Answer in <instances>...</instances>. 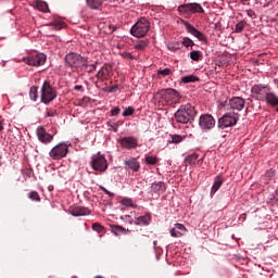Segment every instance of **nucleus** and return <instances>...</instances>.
<instances>
[{"label":"nucleus","instance_id":"c85d7f7f","mask_svg":"<svg viewBox=\"0 0 278 278\" xmlns=\"http://www.w3.org/2000/svg\"><path fill=\"white\" fill-rule=\"evenodd\" d=\"M149 45H151V41L149 39H141V40H137L135 42L134 49L136 51H146L147 47H149Z\"/></svg>","mask_w":278,"mask_h":278},{"label":"nucleus","instance_id":"72a5a7b5","mask_svg":"<svg viewBox=\"0 0 278 278\" xmlns=\"http://www.w3.org/2000/svg\"><path fill=\"white\" fill-rule=\"evenodd\" d=\"M48 25L49 27H53V29L56 31H60V29L66 27V23H64L62 20H52Z\"/></svg>","mask_w":278,"mask_h":278},{"label":"nucleus","instance_id":"052dcab7","mask_svg":"<svg viewBox=\"0 0 278 278\" xmlns=\"http://www.w3.org/2000/svg\"><path fill=\"white\" fill-rule=\"evenodd\" d=\"M274 84L277 86L278 88V78L274 79Z\"/></svg>","mask_w":278,"mask_h":278},{"label":"nucleus","instance_id":"9d476101","mask_svg":"<svg viewBox=\"0 0 278 278\" xmlns=\"http://www.w3.org/2000/svg\"><path fill=\"white\" fill-rule=\"evenodd\" d=\"M199 127L201 131H212V129L216 127V118H214V115L208 113L201 114L199 118Z\"/></svg>","mask_w":278,"mask_h":278},{"label":"nucleus","instance_id":"f704fd0d","mask_svg":"<svg viewBox=\"0 0 278 278\" xmlns=\"http://www.w3.org/2000/svg\"><path fill=\"white\" fill-rule=\"evenodd\" d=\"M189 58L192 62H201L203 60V52L201 50H192L189 53Z\"/></svg>","mask_w":278,"mask_h":278},{"label":"nucleus","instance_id":"20e7f679","mask_svg":"<svg viewBox=\"0 0 278 278\" xmlns=\"http://www.w3.org/2000/svg\"><path fill=\"white\" fill-rule=\"evenodd\" d=\"M89 166L96 172L94 175H103L110 165L108 159H105V154L98 152L91 155Z\"/></svg>","mask_w":278,"mask_h":278},{"label":"nucleus","instance_id":"680f3d73","mask_svg":"<svg viewBox=\"0 0 278 278\" xmlns=\"http://www.w3.org/2000/svg\"><path fill=\"white\" fill-rule=\"evenodd\" d=\"M111 29H113V31H116V26H110Z\"/></svg>","mask_w":278,"mask_h":278},{"label":"nucleus","instance_id":"a19ab883","mask_svg":"<svg viewBox=\"0 0 278 278\" xmlns=\"http://www.w3.org/2000/svg\"><path fill=\"white\" fill-rule=\"evenodd\" d=\"M91 229L96 231L97 233H105V226L99 224V223H93L91 226Z\"/></svg>","mask_w":278,"mask_h":278},{"label":"nucleus","instance_id":"09e8293b","mask_svg":"<svg viewBox=\"0 0 278 278\" xmlns=\"http://www.w3.org/2000/svg\"><path fill=\"white\" fill-rule=\"evenodd\" d=\"M100 190H103L108 194V197H110V199H114V193L108 190L105 187L100 186Z\"/></svg>","mask_w":278,"mask_h":278},{"label":"nucleus","instance_id":"4d7b16f0","mask_svg":"<svg viewBox=\"0 0 278 278\" xmlns=\"http://www.w3.org/2000/svg\"><path fill=\"white\" fill-rule=\"evenodd\" d=\"M85 199H90V191H84Z\"/></svg>","mask_w":278,"mask_h":278},{"label":"nucleus","instance_id":"ddd939ff","mask_svg":"<svg viewBox=\"0 0 278 278\" xmlns=\"http://www.w3.org/2000/svg\"><path fill=\"white\" fill-rule=\"evenodd\" d=\"M23 62L28 66H45L47 63V54L42 52L30 54L28 56H24Z\"/></svg>","mask_w":278,"mask_h":278},{"label":"nucleus","instance_id":"5701e85b","mask_svg":"<svg viewBox=\"0 0 278 278\" xmlns=\"http://www.w3.org/2000/svg\"><path fill=\"white\" fill-rule=\"evenodd\" d=\"M201 162H203V157L199 159V153L195 152L187 154L185 157V164H189V166H197Z\"/></svg>","mask_w":278,"mask_h":278},{"label":"nucleus","instance_id":"f257e3e1","mask_svg":"<svg viewBox=\"0 0 278 278\" xmlns=\"http://www.w3.org/2000/svg\"><path fill=\"white\" fill-rule=\"evenodd\" d=\"M174 118L180 125H188V123H192L197 118V109L190 103L181 104L175 112Z\"/></svg>","mask_w":278,"mask_h":278},{"label":"nucleus","instance_id":"37998d69","mask_svg":"<svg viewBox=\"0 0 278 278\" xmlns=\"http://www.w3.org/2000/svg\"><path fill=\"white\" fill-rule=\"evenodd\" d=\"M37 10H39V12H47L49 10V4H47L45 1H38Z\"/></svg>","mask_w":278,"mask_h":278},{"label":"nucleus","instance_id":"39448f33","mask_svg":"<svg viewBox=\"0 0 278 278\" xmlns=\"http://www.w3.org/2000/svg\"><path fill=\"white\" fill-rule=\"evenodd\" d=\"M55 99H58V89L51 86V83L45 80L40 89V103L49 105V103H53Z\"/></svg>","mask_w":278,"mask_h":278},{"label":"nucleus","instance_id":"864d4df0","mask_svg":"<svg viewBox=\"0 0 278 278\" xmlns=\"http://www.w3.org/2000/svg\"><path fill=\"white\" fill-rule=\"evenodd\" d=\"M266 177H268V179H273V177H275V170L269 169L266 172Z\"/></svg>","mask_w":278,"mask_h":278},{"label":"nucleus","instance_id":"412c9836","mask_svg":"<svg viewBox=\"0 0 278 278\" xmlns=\"http://www.w3.org/2000/svg\"><path fill=\"white\" fill-rule=\"evenodd\" d=\"M186 226L184 224L176 223L173 228L169 229L172 238H181L186 236Z\"/></svg>","mask_w":278,"mask_h":278},{"label":"nucleus","instance_id":"1a4fd4ad","mask_svg":"<svg viewBox=\"0 0 278 278\" xmlns=\"http://www.w3.org/2000/svg\"><path fill=\"white\" fill-rule=\"evenodd\" d=\"M166 192V182L164 181H154L150 186V190L148 191V197L150 201H157L162 194Z\"/></svg>","mask_w":278,"mask_h":278},{"label":"nucleus","instance_id":"3c124183","mask_svg":"<svg viewBox=\"0 0 278 278\" xmlns=\"http://www.w3.org/2000/svg\"><path fill=\"white\" fill-rule=\"evenodd\" d=\"M271 204L274 205V207H278V191L276 192V194L271 201Z\"/></svg>","mask_w":278,"mask_h":278},{"label":"nucleus","instance_id":"5fc2aeb1","mask_svg":"<svg viewBox=\"0 0 278 278\" xmlns=\"http://www.w3.org/2000/svg\"><path fill=\"white\" fill-rule=\"evenodd\" d=\"M74 90L79 91V92H84L85 91L84 86H81V85L74 86Z\"/></svg>","mask_w":278,"mask_h":278},{"label":"nucleus","instance_id":"473e14b6","mask_svg":"<svg viewBox=\"0 0 278 278\" xmlns=\"http://www.w3.org/2000/svg\"><path fill=\"white\" fill-rule=\"evenodd\" d=\"M181 84H195V81H201V78L199 76H195L194 74L182 76L180 78Z\"/></svg>","mask_w":278,"mask_h":278},{"label":"nucleus","instance_id":"79ce46f5","mask_svg":"<svg viewBox=\"0 0 278 278\" xmlns=\"http://www.w3.org/2000/svg\"><path fill=\"white\" fill-rule=\"evenodd\" d=\"M28 199H30V201H35L36 203H40L41 201L40 194L38 193V191H30L28 193Z\"/></svg>","mask_w":278,"mask_h":278},{"label":"nucleus","instance_id":"dca6fc26","mask_svg":"<svg viewBox=\"0 0 278 278\" xmlns=\"http://www.w3.org/2000/svg\"><path fill=\"white\" fill-rule=\"evenodd\" d=\"M37 138L41 144H51L53 142L54 136L47 132L45 126H38L36 129Z\"/></svg>","mask_w":278,"mask_h":278},{"label":"nucleus","instance_id":"a18cd8bd","mask_svg":"<svg viewBox=\"0 0 278 278\" xmlns=\"http://www.w3.org/2000/svg\"><path fill=\"white\" fill-rule=\"evenodd\" d=\"M54 116H58V111L53 109H47L45 113V118H53Z\"/></svg>","mask_w":278,"mask_h":278},{"label":"nucleus","instance_id":"f03ea898","mask_svg":"<svg viewBox=\"0 0 278 278\" xmlns=\"http://www.w3.org/2000/svg\"><path fill=\"white\" fill-rule=\"evenodd\" d=\"M177 12L182 18H190L191 16H194V14H205V9H203V5L199 2H188L179 4Z\"/></svg>","mask_w":278,"mask_h":278},{"label":"nucleus","instance_id":"de8ad7c7","mask_svg":"<svg viewBox=\"0 0 278 278\" xmlns=\"http://www.w3.org/2000/svg\"><path fill=\"white\" fill-rule=\"evenodd\" d=\"M245 12L250 18H257V15L255 14V11H253V9H249Z\"/></svg>","mask_w":278,"mask_h":278},{"label":"nucleus","instance_id":"0eeeda50","mask_svg":"<svg viewBox=\"0 0 278 278\" xmlns=\"http://www.w3.org/2000/svg\"><path fill=\"white\" fill-rule=\"evenodd\" d=\"M238 121H240L239 113L228 112L218 119L217 127L218 129H227L228 127H235V125H238Z\"/></svg>","mask_w":278,"mask_h":278},{"label":"nucleus","instance_id":"c9c22d12","mask_svg":"<svg viewBox=\"0 0 278 278\" xmlns=\"http://www.w3.org/2000/svg\"><path fill=\"white\" fill-rule=\"evenodd\" d=\"M167 49L172 53H177V51H181V49H184V48L181 46V41H174V42L167 45Z\"/></svg>","mask_w":278,"mask_h":278},{"label":"nucleus","instance_id":"603ef678","mask_svg":"<svg viewBox=\"0 0 278 278\" xmlns=\"http://www.w3.org/2000/svg\"><path fill=\"white\" fill-rule=\"evenodd\" d=\"M116 90H118V85L108 87V92H110V93L116 92Z\"/></svg>","mask_w":278,"mask_h":278},{"label":"nucleus","instance_id":"49530a36","mask_svg":"<svg viewBox=\"0 0 278 278\" xmlns=\"http://www.w3.org/2000/svg\"><path fill=\"white\" fill-rule=\"evenodd\" d=\"M118 114H121V108L114 106L111 109L110 116H118Z\"/></svg>","mask_w":278,"mask_h":278},{"label":"nucleus","instance_id":"b1692460","mask_svg":"<svg viewBox=\"0 0 278 278\" xmlns=\"http://www.w3.org/2000/svg\"><path fill=\"white\" fill-rule=\"evenodd\" d=\"M116 0H86V3L90 10H99L103 3H114Z\"/></svg>","mask_w":278,"mask_h":278},{"label":"nucleus","instance_id":"f3484780","mask_svg":"<svg viewBox=\"0 0 278 278\" xmlns=\"http://www.w3.org/2000/svg\"><path fill=\"white\" fill-rule=\"evenodd\" d=\"M244 105H247V100L242 97H232L228 100L229 110L242 112V110H244Z\"/></svg>","mask_w":278,"mask_h":278},{"label":"nucleus","instance_id":"e433bc0d","mask_svg":"<svg viewBox=\"0 0 278 278\" xmlns=\"http://www.w3.org/2000/svg\"><path fill=\"white\" fill-rule=\"evenodd\" d=\"M38 86H31L29 88V99L30 101H33L34 103H36V101H38Z\"/></svg>","mask_w":278,"mask_h":278},{"label":"nucleus","instance_id":"cd10ccee","mask_svg":"<svg viewBox=\"0 0 278 278\" xmlns=\"http://www.w3.org/2000/svg\"><path fill=\"white\" fill-rule=\"evenodd\" d=\"M223 184H225V179H223V177H220V175H217L215 177L214 184L211 188V197H214V193L218 192V190H220Z\"/></svg>","mask_w":278,"mask_h":278},{"label":"nucleus","instance_id":"a878e982","mask_svg":"<svg viewBox=\"0 0 278 278\" xmlns=\"http://www.w3.org/2000/svg\"><path fill=\"white\" fill-rule=\"evenodd\" d=\"M99 63L97 61H90L88 56H86L85 65L83 66L84 73H94L97 71V65Z\"/></svg>","mask_w":278,"mask_h":278},{"label":"nucleus","instance_id":"2eb2a0df","mask_svg":"<svg viewBox=\"0 0 278 278\" xmlns=\"http://www.w3.org/2000/svg\"><path fill=\"white\" fill-rule=\"evenodd\" d=\"M182 25L187 29V33L191 34V36H194V38H198L200 42H207V36L201 30L197 29V27L190 24V22L182 20Z\"/></svg>","mask_w":278,"mask_h":278},{"label":"nucleus","instance_id":"6ab92c4d","mask_svg":"<svg viewBox=\"0 0 278 278\" xmlns=\"http://www.w3.org/2000/svg\"><path fill=\"white\" fill-rule=\"evenodd\" d=\"M68 214L77 218L79 216H90L92 211L86 206H73L68 210Z\"/></svg>","mask_w":278,"mask_h":278},{"label":"nucleus","instance_id":"9b49d317","mask_svg":"<svg viewBox=\"0 0 278 278\" xmlns=\"http://www.w3.org/2000/svg\"><path fill=\"white\" fill-rule=\"evenodd\" d=\"M66 155H68V144H66V142L58 143L49 152V156L51 157V160L55 161L64 160Z\"/></svg>","mask_w":278,"mask_h":278},{"label":"nucleus","instance_id":"ea45409f","mask_svg":"<svg viewBox=\"0 0 278 278\" xmlns=\"http://www.w3.org/2000/svg\"><path fill=\"white\" fill-rule=\"evenodd\" d=\"M244 27H247V22L240 21L235 26V34H242L244 31Z\"/></svg>","mask_w":278,"mask_h":278},{"label":"nucleus","instance_id":"aec40b11","mask_svg":"<svg viewBox=\"0 0 278 278\" xmlns=\"http://www.w3.org/2000/svg\"><path fill=\"white\" fill-rule=\"evenodd\" d=\"M151 220H153V217L151 213L148 212L144 215L135 217L134 225H137L138 227H149V225H151Z\"/></svg>","mask_w":278,"mask_h":278},{"label":"nucleus","instance_id":"58836bf2","mask_svg":"<svg viewBox=\"0 0 278 278\" xmlns=\"http://www.w3.org/2000/svg\"><path fill=\"white\" fill-rule=\"evenodd\" d=\"M180 45L181 47H186V49H188L189 47L192 49V47H194V41L189 37H182Z\"/></svg>","mask_w":278,"mask_h":278},{"label":"nucleus","instance_id":"7c9ffc66","mask_svg":"<svg viewBox=\"0 0 278 278\" xmlns=\"http://www.w3.org/2000/svg\"><path fill=\"white\" fill-rule=\"evenodd\" d=\"M173 73H175V71L170 67H165V68H159L156 71V75L159 79H163V77H169V75H173Z\"/></svg>","mask_w":278,"mask_h":278},{"label":"nucleus","instance_id":"f8f14e48","mask_svg":"<svg viewBox=\"0 0 278 278\" xmlns=\"http://www.w3.org/2000/svg\"><path fill=\"white\" fill-rule=\"evenodd\" d=\"M270 87L268 85L256 84L251 88V97L255 99V101H264L266 96L268 94Z\"/></svg>","mask_w":278,"mask_h":278},{"label":"nucleus","instance_id":"e2e57ef3","mask_svg":"<svg viewBox=\"0 0 278 278\" xmlns=\"http://www.w3.org/2000/svg\"><path fill=\"white\" fill-rule=\"evenodd\" d=\"M156 173L160 175V168H156Z\"/></svg>","mask_w":278,"mask_h":278},{"label":"nucleus","instance_id":"4c0bfd02","mask_svg":"<svg viewBox=\"0 0 278 278\" xmlns=\"http://www.w3.org/2000/svg\"><path fill=\"white\" fill-rule=\"evenodd\" d=\"M111 231L114 233V236H123L125 233V228L119 225H111Z\"/></svg>","mask_w":278,"mask_h":278},{"label":"nucleus","instance_id":"2f4dec72","mask_svg":"<svg viewBox=\"0 0 278 278\" xmlns=\"http://www.w3.org/2000/svg\"><path fill=\"white\" fill-rule=\"evenodd\" d=\"M121 205H123L124 207H131L132 210L138 208V204L134 201V199L131 198H123L119 201Z\"/></svg>","mask_w":278,"mask_h":278},{"label":"nucleus","instance_id":"7ed1b4c3","mask_svg":"<svg viewBox=\"0 0 278 278\" xmlns=\"http://www.w3.org/2000/svg\"><path fill=\"white\" fill-rule=\"evenodd\" d=\"M86 58L77 52H70L64 56V63L66 68L72 71H83L86 65Z\"/></svg>","mask_w":278,"mask_h":278},{"label":"nucleus","instance_id":"c03bdc74","mask_svg":"<svg viewBox=\"0 0 278 278\" xmlns=\"http://www.w3.org/2000/svg\"><path fill=\"white\" fill-rule=\"evenodd\" d=\"M134 112H136V109L134 106H128L124 110L122 113V116L127 117V116H134Z\"/></svg>","mask_w":278,"mask_h":278},{"label":"nucleus","instance_id":"4be33fe9","mask_svg":"<svg viewBox=\"0 0 278 278\" xmlns=\"http://www.w3.org/2000/svg\"><path fill=\"white\" fill-rule=\"evenodd\" d=\"M112 75V66L110 65H103L98 74H97V78L99 79V81H108V79H110Z\"/></svg>","mask_w":278,"mask_h":278},{"label":"nucleus","instance_id":"0e129e2a","mask_svg":"<svg viewBox=\"0 0 278 278\" xmlns=\"http://www.w3.org/2000/svg\"><path fill=\"white\" fill-rule=\"evenodd\" d=\"M153 244H154V247H155V245L157 244V241H154Z\"/></svg>","mask_w":278,"mask_h":278},{"label":"nucleus","instance_id":"4468645a","mask_svg":"<svg viewBox=\"0 0 278 278\" xmlns=\"http://www.w3.org/2000/svg\"><path fill=\"white\" fill-rule=\"evenodd\" d=\"M159 94L167 105H173V103L179 101V91L173 88L162 89Z\"/></svg>","mask_w":278,"mask_h":278},{"label":"nucleus","instance_id":"393cba45","mask_svg":"<svg viewBox=\"0 0 278 278\" xmlns=\"http://www.w3.org/2000/svg\"><path fill=\"white\" fill-rule=\"evenodd\" d=\"M186 138L188 135L169 134L167 142L168 144H181Z\"/></svg>","mask_w":278,"mask_h":278},{"label":"nucleus","instance_id":"8fccbe9b","mask_svg":"<svg viewBox=\"0 0 278 278\" xmlns=\"http://www.w3.org/2000/svg\"><path fill=\"white\" fill-rule=\"evenodd\" d=\"M122 58L134 60V54L131 52H122Z\"/></svg>","mask_w":278,"mask_h":278},{"label":"nucleus","instance_id":"423d86ee","mask_svg":"<svg viewBox=\"0 0 278 278\" xmlns=\"http://www.w3.org/2000/svg\"><path fill=\"white\" fill-rule=\"evenodd\" d=\"M151 29V22L147 17H140L130 28L134 38H144Z\"/></svg>","mask_w":278,"mask_h":278},{"label":"nucleus","instance_id":"6e6d98bb","mask_svg":"<svg viewBox=\"0 0 278 278\" xmlns=\"http://www.w3.org/2000/svg\"><path fill=\"white\" fill-rule=\"evenodd\" d=\"M126 220H127L130 225H134V223L136 222V218L132 219V218H131V215H126Z\"/></svg>","mask_w":278,"mask_h":278},{"label":"nucleus","instance_id":"c756f323","mask_svg":"<svg viewBox=\"0 0 278 278\" xmlns=\"http://www.w3.org/2000/svg\"><path fill=\"white\" fill-rule=\"evenodd\" d=\"M160 159L156 155L146 154L144 155V164L147 166H157Z\"/></svg>","mask_w":278,"mask_h":278},{"label":"nucleus","instance_id":"a211bd4d","mask_svg":"<svg viewBox=\"0 0 278 278\" xmlns=\"http://www.w3.org/2000/svg\"><path fill=\"white\" fill-rule=\"evenodd\" d=\"M125 170H131V173H138L140 170V161L138 159L131 156L124 161Z\"/></svg>","mask_w":278,"mask_h":278},{"label":"nucleus","instance_id":"bb28decb","mask_svg":"<svg viewBox=\"0 0 278 278\" xmlns=\"http://www.w3.org/2000/svg\"><path fill=\"white\" fill-rule=\"evenodd\" d=\"M264 101H265V103H267V105H270L271 108H277V105H278V96L275 94V92L269 90V92H267Z\"/></svg>","mask_w":278,"mask_h":278},{"label":"nucleus","instance_id":"13d9d810","mask_svg":"<svg viewBox=\"0 0 278 278\" xmlns=\"http://www.w3.org/2000/svg\"><path fill=\"white\" fill-rule=\"evenodd\" d=\"M239 220H247V214H241L239 217Z\"/></svg>","mask_w":278,"mask_h":278},{"label":"nucleus","instance_id":"6e6552de","mask_svg":"<svg viewBox=\"0 0 278 278\" xmlns=\"http://www.w3.org/2000/svg\"><path fill=\"white\" fill-rule=\"evenodd\" d=\"M117 144L122 151H134L140 147L138 137L125 136L117 139Z\"/></svg>","mask_w":278,"mask_h":278},{"label":"nucleus","instance_id":"bf43d9fd","mask_svg":"<svg viewBox=\"0 0 278 278\" xmlns=\"http://www.w3.org/2000/svg\"><path fill=\"white\" fill-rule=\"evenodd\" d=\"M4 127H3V122L0 121V131H3Z\"/></svg>","mask_w":278,"mask_h":278}]
</instances>
